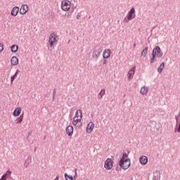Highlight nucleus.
<instances>
[{"label":"nucleus","mask_w":180,"mask_h":180,"mask_svg":"<svg viewBox=\"0 0 180 180\" xmlns=\"http://www.w3.org/2000/svg\"><path fill=\"white\" fill-rule=\"evenodd\" d=\"M162 56H164V53L161 50V48H160L158 46H156L152 51V56L150 60V64L155 63V57L161 58Z\"/></svg>","instance_id":"1"},{"label":"nucleus","mask_w":180,"mask_h":180,"mask_svg":"<svg viewBox=\"0 0 180 180\" xmlns=\"http://www.w3.org/2000/svg\"><path fill=\"white\" fill-rule=\"evenodd\" d=\"M136 18V9L134 7H132L128 12L127 17L124 18V22L129 23L130 20H133Z\"/></svg>","instance_id":"2"},{"label":"nucleus","mask_w":180,"mask_h":180,"mask_svg":"<svg viewBox=\"0 0 180 180\" xmlns=\"http://www.w3.org/2000/svg\"><path fill=\"white\" fill-rule=\"evenodd\" d=\"M129 158V154L126 153H124L122 154V158L119 161V165L120 168H127V166L124 167V166H123V164H124V162H127L128 161H130V158Z\"/></svg>","instance_id":"3"},{"label":"nucleus","mask_w":180,"mask_h":180,"mask_svg":"<svg viewBox=\"0 0 180 180\" xmlns=\"http://www.w3.org/2000/svg\"><path fill=\"white\" fill-rule=\"evenodd\" d=\"M61 9H63L65 11H67L69 9H71V1H70L68 0L62 1Z\"/></svg>","instance_id":"4"},{"label":"nucleus","mask_w":180,"mask_h":180,"mask_svg":"<svg viewBox=\"0 0 180 180\" xmlns=\"http://www.w3.org/2000/svg\"><path fill=\"white\" fill-rule=\"evenodd\" d=\"M56 41H57V35L55 33L51 34L49 39L50 47H53Z\"/></svg>","instance_id":"5"},{"label":"nucleus","mask_w":180,"mask_h":180,"mask_svg":"<svg viewBox=\"0 0 180 180\" xmlns=\"http://www.w3.org/2000/svg\"><path fill=\"white\" fill-rule=\"evenodd\" d=\"M104 167L108 170L113 168V160L111 158H107L105 161Z\"/></svg>","instance_id":"6"},{"label":"nucleus","mask_w":180,"mask_h":180,"mask_svg":"<svg viewBox=\"0 0 180 180\" xmlns=\"http://www.w3.org/2000/svg\"><path fill=\"white\" fill-rule=\"evenodd\" d=\"M101 53H102V49H99L98 50H94L92 54V58L96 61H98V58L101 56Z\"/></svg>","instance_id":"7"},{"label":"nucleus","mask_w":180,"mask_h":180,"mask_svg":"<svg viewBox=\"0 0 180 180\" xmlns=\"http://www.w3.org/2000/svg\"><path fill=\"white\" fill-rule=\"evenodd\" d=\"M19 11L20 15H26L29 11V7L26 4H22Z\"/></svg>","instance_id":"8"},{"label":"nucleus","mask_w":180,"mask_h":180,"mask_svg":"<svg viewBox=\"0 0 180 180\" xmlns=\"http://www.w3.org/2000/svg\"><path fill=\"white\" fill-rule=\"evenodd\" d=\"M66 134L68 137H71L74 134V127L71 125H69L65 129Z\"/></svg>","instance_id":"9"},{"label":"nucleus","mask_w":180,"mask_h":180,"mask_svg":"<svg viewBox=\"0 0 180 180\" xmlns=\"http://www.w3.org/2000/svg\"><path fill=\"white\" fill-rule=\"evenodd\" d=\"M95 124H94V122H90L88 124L87 127L86 128V133L91 134L92 133V130H94V127Z\"/></svg>","instance_id":"10"},{"label":"nucleus","mask_w":180,"mask_h":180,"mask_svg":"<svg viewBox=\"0 0 180 180\" xmlns=\"http://www.w3.org/2000/svg\"><path fill=\"white\" fill-rule=\"evenodd\" d=\"M139 162L141 164V165H147V163L148 162V158L147 156H141L139 158Z\"/></svg>","instance_id":"11"},{"label":"nucleus","mask_w":180,"mask_h":180,"mask_svg":"<svg viewBox=\"0 0 180 180\" xmlns=\"http://www.w3.org/2000/svg\"><path fill=\"white\" fill-rule=\"evenodd\" d=\"M110 54H112V52L110 49H105L103 53V58L104 59L109 58L110 57Z\"/></svg>","instance_id":"12"},{"label":"nucleus","mask_w":180,"mask_h":180,"mask_svg":"<svg viewBox=\"0 0 180 180\" xmlns=\"http://www.w3.org/2000/svg\"><path fill=\"white\" fill-rule=\"evenodd\" d=\"M20 13L19 7L15 6L11 10V16H18V14Z\"/></svg>","instance_id":"13"},{"label":"nucleus","mask_w":180,"mask_h":180,"mask_svg":"<svg viewBox=\"0 0 180 180\" xmlns=\"http://www.w3.org/2000/svg\"><path fill=\"white\" fill-rule=\"evenodd\" d=\"M20 113H22V108L20 107H18L16 108H15L13 112V116H20Z\"/></svg>","instance_id":"14"},{"label":"nucleus","mask_w":180,"mask_h":180,"mask_svg":"<svg viewBox=\"0 0 180 180\" xmlns=\"http://www.w3.org/2000/svg\"><path fill=\"white\" fill-rule=\"evenodd\" d=\"M11 65H18L19 64V59L16 56H13L11 59Z\"/></svg>","instance_id":"15"},{"label":"nucleus","mask_w":180,"mask_h":180,"mask_svg":"<svg viewBox=\"0 0 180 180\" xmlns=\"http://www.w3.org/2000/svg\"><path fill=\"white\" fill-rule=\"evenodd\" d=\"M134 71H136V68H132L129 72H128V79H131L133 78V75H134Z\"/></svg>","instance_id":"16"},{"label":"nucleus","mask_w":180,"mask_h":180,"mask_svg":"<svg viewBox=\"0 0 180 180\" xmlns=\"http://www.w3.org/2000/svg\"><path fill=\"white\" fill-rule=\"evenodd\" d=\"M30 164H32V156H28L27 158L25 160L24 167H25V168H27Z\"/></svg>","instance_id":"17"},{"label":"nucleus","mask_w":180,"mask_h":180,"mask_svg":"<svg viewBox=\"0 0 180 180\" xmlns=\"http://www.w3.org/2000/svg\"><path fill=\"white\" fill-rule=\"evenodd\" d=\"M19 70H17L15 73L11 76V84H13V81H15V79H16V78H18V75H19Z\"/></svg>","instance_id":"18"},{"label":"nucleus","mask_w":180,"mask_h":180,"mask_svg":"<svg viewBox=\"0 0 180 180\" xmlns=\"http://www.w3.org/2000/svg\"><path fill=\"white\" fill-rule=\"evenodd\" d=\"M75 117V119H79V118L82 119V110H77L76 111Z\"/></svg>","instance_id":"19"},{"label":"nucleus","mask_w":180,"mask_h":180,"mask_svg":"<svg viewBox=\"0 0 180 180\" xmlns=\"http://www.w3.org/2000/svg\"><path fill=\"white\" fill-rule=\"evenodd\" d=\"M23 116L24 114L22 113L20 115L19 117H18V119L15 120V124H20V123L23 122Z\"/></svg>","instance_id":"20"},{"label":"nucleus","mask_w":180,"mask_h":180,"mask_svg":"<svg viewBox=\"0 0 180 180\" xmlns=\"http://www.w3.org/2000/svg\"><path fill=\"white\" fill-rule=\"evenodd\" d=\"M165 67V63L162 62L160 65L159 68H158V72L159 74H161V72H162V70H164Z\"/></svg>","instance_id":"21"},{"label":"nucleus","mask_w":180,"mask_h":180,"mask_svg":"<svg viewBox=\"0 0 180 180\" xmlns=\"http://www.w3.org/2000/svg\"><path fill=\"white\" fill-rule=\"evenodd\" d=\"M122 165H123V167H126V168H124V167H121L122 169H128V168H130V165H131V160H130V161H128V162H124Z\"/></svg>","instance_id":"22"},{"label":"nucleus","mask_w":180,"mask_h":180,"mask_svg":"<svg viewBox=\"0 0 180 180\" xmlns=\"http://www.w3.org/2000/svg\"><path fill=\"white\" fill-rule=\"evenodd\" d=\"M11 50L12 53H17L18 50H19V46L18 45H12L11 46Z\"/></svg>","instance_id":"23"},{"label":"nucleus","mask_w":180,"mask_h":180,"mask_svg":"<svg viewBox=\"0 0 180 180\" xmlns=\"http://www.w3.org/2000/svg\"><path fill=\"white\" fill-rule=\"evenodd\" d=\"M147 92H148V88L143 86L141 89V94L142 95H147Z\"/></svg>","instance_id":"24"},{"label":"nucleus","mask_w":180,"mask_h":180,"mask_svg":"<svg viewBox=\"0 0 180 180\" xmlns=\"http://www.w3.org/2000/svg\"><path fill=\"white\" fill-rule=\"evenodd\" d=\"M148 53V47H146L142 51L141 56H143V57H146Z\"/></svg>","instance_id":"25"},{"label":"nucleus","mask_w":180,"mask_h":180,"mask_svg":"<svg viewBox=\"0 0 180 180\" xmlns=\"http://www.w3.org/2000/svg\"><path fill=\"white\" fill-rule=\"evenodd\" d=\"M65 178L66 180H73L74 177L72 175H68L67 173H65Z\"/></svg>","instance_id":"26"},{"label":"nucleus","mask_w":180,"mask_h":180,"mask_svg":"<svg viewBox=\"0 0 180 180\" xmlns=\"http://www.w3.org/2000/svg\"><path fill=\"white\" fill-rule=\"evenodd\" d=\"M72 12H74V8H72L71 12L66 13L65 16H67V18H71V15H72Z\"/></svg>","instance_id":"27"},{"label":"nucleus","mask_w":180,"mask_h":180,"mask_svg":"<svg viewBox=\"0 0 180 180\" xmlns=\"http://www.w3.org/2000/svg\"><path fill=\"white\" fill-rule=\"evenodd\" d=\"M99 95H101V98H103V95H105V89H101V91L99 93Z\"/></svg>","instance_id":"28"},{"label":"nucleus","mask_w":180,"mask_h":180,"mask_svg":"<svg viewBox=\"0 0 180 180\" xmlns=\"http://www.w3.org/2000/svg\"><path fill=\"white\" fill-rule=\"evenodd\" d=\"M57 92V89H53V101H54L55 98H56V94Z\"/></svg>","instance_id":"29"},{"label":"nucleus","mask_w":180,"mask_h":180,"mask_svg":"<svg viewBox=\"0 0 180 180\" xmlns=\"http://www.w3.org/2000/svg\"><path fill=\"white\" fill-rule=\"evenodd\" d=\"M4 51V44H0V53Z\"/></svg>","instance_id":"30"},{"label":"nucleus","mask_w":180,"mask_h":180,"mask_svg":"<svg viewBox=\"0 0 180 180\" xmlns=\"http://www.w3.org/2000/svg\"><path fill=\"white\" fill-rule=\"evenodd\" d=\"M11 174H12V172H11L10 170H8L4 175H6V176H8V175H11Z\"/></svg>","instance_id":"31"},{"label":"nucleus","mask_w":180,"mask_h":180,"mask_svg":"<svg viewBox=\"0 0 180 180\" xmlns=\"http://www.w3.org/2000/svg\"><path fill=\"white\" fill-rule=\"evenodd\" d=\"M81 120H82V118H75V122H77V124L79 123Z\"/></svg>","instance_id":"32"},{"label":"nucleus","mask_w":180,"mask_h":180,"mask_svg":"<svg viewBox=\"0 0 180 180\" xmlns=\"http://www.w3.org/2000/svg\"><path fill=\"white\" fill-rule=\"evenodd\" d=\"M150 126H155V124H157V122H154V121H151V122H150Z\"/></svg>","instance_id":"33"},{"label":"nucleus","mask_w":180,"mask_h":180,"mask_svg":"<svg viewBox=\"0 0 180 180\" xmlns=\"http://www.w3.org/2000/svg\"><path fill=\"white\" fill-rule=\"evenodd\" d=\"M72 124H73V126H77V124H78L77 122H75V117L73 119Z\"/></svg>","instance_id":"34"},{"label":"nucleus","mask_w":180,"mask_h":180,"mask_svg":"<svg viewBox=\"0 0 180 180\" xmlns=\"http://www.w3.org/2000/svg\"><path fill=\"white\" fill-rule=\"evenodd\" d=\"M1 179L6 180V174H3Z\"/></svg>","instance_id":"35"},{"label":"nucleus","mask_w":180,"mask_h":180,"mask_svg":"<svg viewBox=\"0 0 180 180\" xmlns=\"http://www.w3.org/2000/svg\"><path fill=\"white\" fill-rule=\"evenodd\" d=\"M107 62H108V60L106 59L103 60V65H105V64H106Z\"/></svg>","instance_id":"36"},{"label":"nucleus","mask_w":180,"mask_h":180,"mask_svg":"<svg viewBox=\"0 0 180 180\" xmlns=\"http://www.w3.org/2000/svg\"><path fill=\"white\" fill-rule=\"evenodd\" d=\"M77 19L79 20V18H81V15L78 14L77 16H76Z\"/></svg>","instance_id":"37"},{"label":"nucleus","mask_w":180,"mask_h":180,"mask_svg":"<svg viewBox=\"0 0 180 180\" xmlns=\"http://www.w3.org/2000/svg\"><path fill=\"white\" fill-rule=\"evenodd\" d=\"M121 168H122V167H116V171H120Z\"/></svg>","instance_id":"38"},{"label":"nucleus","mask_w":180,"mask_h":180,"mask_svg":"<svg viewBox=\"0 0 180 180\" xmlns=\"http://www.w3.org/2000/svg\"><path fill=\"white\" fill-rule=\"evenodd\" d=\"M58 179H60V176H56V177L55 178L54 180H58Z\"/></svg>","instance_id":"39"},{"label":"nucleus","mask_w":180,"mask_h":180,"mask_svg":"<svg viewBox=\"0 0 180 180\" xmlns=\"http://www.w3.org/2000/svg\"><path fill=\"white\" fill-rule=\"evenodd\" d=\"M153 180H157V176H153Z\"/></svg>","instance_id":"40"},{"label":"nucleus","mask_w":180,"mask_h":180,"mask_svg":"<svg viewBox=\"0 0 180 180\" xmlns=\"http://www.w3.org/2000/svg\"><path fill=\"white\" fill-rule=\"evenodd\" d=\"M31 135H32V134H31V133H29V134H28V136H31Z\"/></svg>","instance_id":"41"},{"label":"nucleus","mask_w":180,"mask_h":180,"mask_svg":"<svg viewBox=\"0 0 180 180\" xmlns=\"http://www.w3.org/2000/svg\"><path fill=\"white\" fill-rule=\"evenodd\" d=\"M134 47H136V44H134Z\"/></svg>","instance_id":"42"},{"label":"nucleus","mask_w":180,"mask_h":180,"mask_svg":"<svg viewBox=\"0 0 180 180\" xmlns=\"http://www.w3.org/2000/svg\"><path fill=\"white\" fill-rule=\"evenodd\" d=\"M150 130H153V127L150 128Z\"/></svg>","instance_id":"43"}]
</instances>
